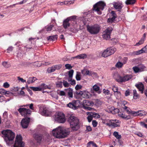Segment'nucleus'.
Masks as SVG:
<instances>
[{
	"mask_svg": "<svg viewBox=\"0 0 147 147\" xmlns=\"http://www.w3.org/2000/svg\"><path fill=\"white\" fill-rule=\"evenodd\" d=\"M53 136L58 138H64L69 134L68 129H65L63 127L59 126L55 129H53L52 131Z\"/></svg>",
	"mask_w": 147,
	"mask_h": 147,
	"instance_id": "1",
	"label": "nucleus"
},
{
	"mask_svg": "<svg viewBox=\"0 0 147 147\" xmlns=\"http://www.w3.org/2000/svg\"><path fill=\"white\" fill-rule=\"evenodd\" d=\"M1 133L6 144L8 146H11L13 142L15 136L14 133L9 130H3Z\"/></svg>",
	"mask_w": 147,
	"mask_h": 147,
	"instance_id": "2",
	"label": "nucleus"
},
{
	"mask_svg": "<svg viewBox=\"0 0 147 147\" xmlns=\"http://www.w3.org/2000/svg\"><path fill=\"white\" fill-rule=\"evenodd\" d=\"M68 117V121L72 130L74 131L78 130L80 125L79 119L73 115Z\"/></svg>",
	"mask_w": 147,
	"mask_h": 147,
	"instance_id": "3",
	"label": "nucleus"
},
{
	"mask_svg": "<svg viewBox=\"0 0 147 147\" xmlns=\"http://www.w3.org/2000/svg\"><path fill=\"white\" fill-rule=\"evenodd\" d=\"M68 117V121L72 130L74 131L78 130L80 125L79 119L73 115Z\"/></svg>",
	"mask_w": 147,
	"mask_h": 147,
	"instance_id": "4",
	"label": "nucleus"
},
{
	"mask_svg": "<svg viewBox=\"0 0 147 147\" xmlns=\"http://www.w3.org/2000/svg\"><path fill=\"white\" fill-rule=\"evenodd\" d=\"M68 117V121L72 130L74 131L78 130L80 125L79 119L73 115Z\"/></svg>",
	"mask_w": 147,
	"mask_h": 147,
	"instance_id": "5",
	"label": "nucleus"
},
{
	"mask_svg": "<svg viewBox=\"0 0 147 147\" xmlns=\"http://www.w3.org/2000/svg\"><path fill=\"white\" fill-rule=\"evenodd\" d=\"M88 31L91 34H96L100 32V26L97 24L88 26L87 27Z\"/></svg>",
	"mask_w": 147,
	"mask_h": 147,
	"instance_id": "6",
	"label": "nucleus"
},
{
	"mask_svg": "<svg viewBox=\"0 0 147 147\" xmlns=\"http://www.w3.org/2000/svg\"><path fill=\"white\" fill-rule=\"evenodd\" d=\"M105 5L104 2L99 1L94 5L93 9L97 11L98 14L100 15L102 13L101 11L103 10Z\"/></svg>",
	"mask_w": 147,
	"mask_h": 147,
	"instance_id": "7",
	"label": "nucleus"
},
{
	"mask_svg": "<svg viewBox=\"0 0 147 147\" xmlns=\"http://www.w3.org/2000/svg\"><path fill=\"white\" fill-rule=\"evenodd\" d=\"M116 50V49L114 47L108 48L104 50L102 53L101 56L103 57H107L114 54Z\"/></svg>",
	"mask_w": 147,
	"mask_h": 147,
	"instance_id": "8",
	"label": "nucleus"
},
{
	"mask_svg": "<svg viewBox=\"0 0 147 147\" xmlns=\"http://www.w3.org/2000/svg\"><path fill=\"white\" fill-rule=\"evenodd\" d=\"M54 120L60 123H63L65 121L64 114L61 112L56 113L55 115Z\"/></svg>",
	"mask_w": 147,
	"mask_h": 147,
	"instance_id": "9",
	"label": "nucleus"
},
{
	"mask_svg": "<svg viewBox=\"0 0 147 147\" xmlns=\"http://www.w3.org/2000/svg\"><path fill=\"white\" fill-rule=\"evenodd\" d=\"M123 109L126 110L127 112L128 113H131L134 115L135 116H140L142 117L145 116L146 114V113L144 111H129L128 109V107L125 106L123 108Z\"/></svg>",
	"mask_w": 147,
	"mask_h": 147,
	"instance_id": "10",
	"label": "nucleus"
},
{
	"mask_svg": "<svg viewBox=\"0 0 147 147\" xmlns=\"http://www.w3.org/2000/svg\"><path fill=\"white\" fill-rule=\"evenodd\" d=\"M22 138L20 135H17L16 137L13 145L14 147H24V144L22 141Z\"/></svg>",
	"mask_w": 147,
	"mask_h": 147,
	"instance_id": "11",
	"label": "nucleus"
},
{
	"mask_svg": "<svg viewBox=\"0 0 147 147\" xmlns=\"http://www.w3.org/2000/svg\"><path fill=\"white\" fill-rule=\"evenodd\" d=\"M121 123V121L117 120H110L108 121L106 123V125L109 127H115L120 126V124Z\"/></svg>",
	"mask_w": 147,
	"mask_h": 147,
	"instance_id": "12",
	"label": "nucleus"
},
{
	"mask_svg": "<svg viewBox=\"0 0 147 147\" xmlns=\"http://www.w3.org/2000/svg\"><path fill=\"white\" fill-rule=\"evenodd\" d=\"M113 30L111 28H108L106 29L103 32L102 35L103 38L106 40L109 39L110 38V35Z\"/></svg>",
	"mask_w": 147,
	"mask_h": 147,
	"instance_id": "13",
	"label": "nucleus"
},
{
	"mask_svg": "<svg viewBox=\"0 0 147 147\" xmlns=\"http://www.w3.org/2000/svg\"><path fill=\"white\" fill-rule=\"evenodd\" d=\"M18 111L22 116L24 117L30 115L31 113L30 110L24 108H20L18 109Z\"/></svg>",
	"mask_w": 147,
	"mask_h": 147,
	"instance_id": "14",
	"label": "nucleus"
},
{
	"mask_svg": "<svg viewBox=\"0 0 147 147\" xmlns=\"http://www.w3.org/2000/svg\"><path fill=\"white\" fill-rule=\"evenodd\" d=\"M30 121V118L29 117L25 118L22 120L21 123L23 128H26L28 127Z\"/></svg>",
	"mask_w": 147,
	"mask_h": 147,
	"instance_id": "15",
	"label": "nucleus"
},
{
	"mask_svg": "<svg viewBox=\"0 0 147 147\" xmlns=\"http://www.w3.org/2000/svg\"><path fill=\"white\" fill-rule=\"evenodd\" d=\"M39 112L42 115L48 116L49 115L48 111L46 108L45 107H40Z\"/></svg>",
	"mask_w": 147,
	"mask_h": 147,
	"instance_id": "16",
	"label": "nucleus"
},
{
	"mask_svg": "<svg viewBox=\"0 0 147 147\" xmlns=\"http://www.w3.org/2000/svg\"><path fill=\"white\" fill-rule=\"evenodd\" d=\"M64 90L66 94H67L69 98H73V90L72 88H69L65 89Z\"/></svg>",
	"mask_w": 147,
	"mask_h": 147,
	"instance_id": "17",
	"label": "nucleus"
},
{
	"mask_svg": "<svg viewBox=\"0 0 147 147\" xmlns=\"http://www.w3.org/2000/svg\"><path fill=\"white\" fill-rule=\"evenodd\" d=\"M133 77V76L131 74H126L123 76L121 77V82H125L128 81L131 79Z\"/></svg>",
	"mask_w": 147,
	"mask_h": 147,
	"instance_id": "18",
	"label": "nucleus"
},
{
	"mask_svg": "<svg viewBox=\"0 0 147 147\" xmlns=\"http://www.w3.org/2000/svg\"><path fill=\"white\" fill-rule=\"evenodd\" d=\"M114 8L119 11H121L123 5L120 2H114L113 3Z\"/></svg>",
	"mask_w": 147,
	"mask_h": 147,
	"instance_id": "19",
	"label": "nucleus"
},
{
	"mask_svg": "<svg viewBox=\"0 0 147 147\" xmlns=\"http://www.w3.org/2000/svg\"><path fill=\"white\" fill-rule=\"evenodd\" d=\"M145 67L142 66L138 67L137 66H135L132 68V69L135 73H137L143 71L145 69Z\"/></svg>",
	"mask_w": 147,
	"mask_h": 147,
	"instance_id": "20",
	"label": "nucleus"
},
{
	"mask_svg": "<svg viewBox=\"0 0 147 147\" xmlns=\"http://www.w3.org/2000/svg\"><path fill=\"white\" fill-rule=\"evenodd\" d=\"M76 101L74 100L72 102H69V104H67V106L73 109H76L78 107L76 105Z\"/></svg>",
	"mask_w": 147,
	"mask_h": 147,
	"instance_id": "21",
	"label": "nucleus"
},
{
	"mask_svg": "<svg viewBox=\"0 0 147 147\" xmlns=\"http://www.w3.org/2000/svg\"><path fill=\"white\" fill-rule=\"evenodd\" d=\"M111 17L108 19L107 22H108L112 23L115 20V18L117 17L116 14L115 13L114 11H112L111 12Z\"/></svg>",
	"mask_w": 147,
	"mask_h": 147,
	"instance_id": "22",
	"label": "nucleus"
},
{
	"mask_svg": "<svg viewBox=\"0 0 147 147\" xmlns=\"http://www.w3.org/2000/svg\"><path fill=\"white\" fill-rule=\"evenodd\" d=\"M135 86L138 89L139 91L141 92V93H143L144 86V85L142 83H139L136 84Z\"/></svg>",
	"mask_w": 147,
	"mask_h": 147,
	"instance_id": "23",
	"label": "nucleus"
},
{
	"mask_svg": "<svg viewBox=\"0 0 147 147\" xmlns=\"http://www.w3.org/2000/svg\"><path fill=\"white\" fill-rule=\"evenodd\" d=\"M118 115L122 118L125 119H129L131 118V117L130 115H125L123 112H121L119 113Z\"/></svg>",
	"mask_w": 147,
	"mask_h": 147,
	"instance_id": "24",
	"label": "nucleus"
},
{
	"mask_svg": "<svg viewBox=\"0 0 147 147\" xmlns=\"http://www.w3.org/2000/svg\"><path fill=\"white\" fill-rule=\"evenodd\" d=\"M113 77L118 82H121V76H120L117 73H115L113 74Z\"/></svg>",
	"mask_w": 147,
	"mask_h": 147,
	"instance_id": "25",
	"label": "nucleus"
},
{
	"mask_svg": "<svg viewBox=\"0 0 147 147\" xmlns=\"http://www.w3.org/2000/svg\"><path fill=\"white\" fill-rule=\"evenodd\" d=\"M34 137L38 142H39L41 141L42 136L40 134H35L34 135Z\"/></svg>",
	"mask_w": 147,
	"mask_h": 147,
	"instance_id": "26",
	"label": "nucleus"
},
{
	"mask_svg": "<svg viewBox=\"0 0 147 147\" xmlns=\"http://www.w3.org/2000/svg\"><path fill=\"white\" fill-rule=\"evenodd\" d=\"M90 93L87 91H83L82 97L84 98H88L90 97Z\"/></svg>",
	"mask_w": 147,
	"mask_h": 147,
	"instance_id": "27",
	"label": "nucleus"
},
{
	"mask_svg": "<svg viewBox=\"0 0 147 147\" xmlns=\"http://www.w3.org/2000/svg\"><path fill=\"white\" fill-rule=\"evenodd\" d=\"M94 105V103L92 101L85 100L83 106H93Z\"/></svg>",
	"mask_w": 147,
	"mask_h": 147,
	"instance_id": "28",
	"label": "nucleus"
},
{
	"mask_svg": "<svg viewBox=\"0 0 147 147\" xmlns=\"http://www.w3.org/2000/svg\"><path fill=\"white\" fill-rule=\"evenodd\" d=\"M69 21L68 19H66L64 20L63 22V25L64 28L65 29L67 28V27L69 26L70 23H69Z\"/></svg>",
	"mask_w": 147,
	"mask_h": 147,
	"instance_id": "29",
	"label": "nucleus"
},
{
	"mask_svg": "<svg viewBox=\"0 0 147 147\" xmlns=\"http://www.w3.org/2000/svg\"><path fill=\"white\" fill-rule=\"evenodd\" d=\"M36 80L37 78L35 77H30L29 78V79L27 82V83L28 84L33 83Z\"/></svg>",
	"mask_w": 147,
	"mask_h": 147,
	"instance_id": "30",
	"label": "nucleus"
},
{
	"mask_svg": "<svg viewBox=\"0 0 147 147\" xmlns=\"http://www.w3.org/2000/svg\"><path fill=\"white\" fill-rule=\"evenodd\" d=\"M57 35L50 36L47 37V39L50 41H55L57 40Z\"/></svg>",
	"mask_w": 147,
	"mask_h": 147,
	"instance_id": "31",
	"label": "nucleus"
},
{
	"mask_svg": "<svg viewBox=\"0 0 147 147\" xmlns=\"http://www.w3.org/2000/svg\"><path fill=\"white\" fill-rule=\"evenodd\" d=\"M87 57V55L85 54H80L76 56L75 58H77L79 59H84Z\"/></svg>",
	"mask_w": 147,
	"mask_h": 147,
	"instance_id": "32",
	"label": "nucleus"
},
{
	"mask_svg": "<svg viewBox=\"0 0 147 147\" xmlns=\"http://www.w3.org/2000/svg\"><path fill=\"white\" fill-rule=\"evenodd\" d=\"M92 89L93 90L96 91L98 92V94H100V92L99 91L100 88L99 87L96 85H94Z\"/></svg>",
	"mask_w": 147,
	"mask_h": 147,
	"instance_id": "33",
	"label": "nucleus"
},
{
	"mask_svg": "<svg viewBox=\"0 0 147 147\" xmlns=\"http://www.w3.org/2000/svg\"><path fill=\"white\" fill-rule=\"evenodd\" d=\"M136 2V0H127L125 3L127 5H132L134 4Z\"/></svg>",
	"mask_w": 147,
	"mask_h": 147,
	"instance_id": "34",
	"label": "nucleus"
},
{
	"mask_svg": "<svg viewBox=\"0 0 147 147\" xmlns=\"http://www.w3.org/2000/svg\"><path fill=\"white\" fill-rule=\"evenodd\" d=\"M30 88L34 91H40L42 90V88L40 86L39 87H30Z\"/></svg>",
	"mask_w": 147,
	"mask_h": 147,
	"instance_id": "35",
	"label": "nucleus"
},
{
	"mask_svg": "<svg viewBox=\"0 0 147 147\" xmlns=\"http://www.w3.org/2000/svg\"><path fill=\"white\" fill-rule=\"evenodd\" d=\"M86 75H88L89 76H91L92 75H96V73H94L92 71L88 70H86Z\"/></svg>",
	"mask_w": 147,
	"mask_h": 147,
	"instance_id": "36",
	"label": "nucleus"
},
{
	"mask_svg": "<svg viewBox=\"0 0 147 147\" xmlns=\"http://www.w3.org/2000/svg\"><path fill=\"white\" fill-rule=\"evenodd\" d=\"M118 88L117 87L114 86H113L112 90L113 91L115 92H117L119 95L120 96L121 95V93L120 92L118 91Z\"/></svg>",
	"mask_w": 147,
	"mask_h": 147,
	"instance_id": "37",
	"label": "nucleus"
},
{
	"mask_svg": "<svg viewBox=\"0 0 147 147\" xmlns=\"http://www.w3.org/2000/svg\"><path fill=\"white\" fill-rule=\"evenodd\" d=\"M58 94L61 96H65V92L64 90L58 91L57 92Z\"/></svg>",
	"mask_w": 147,
	"mask_h": 147,
	"instance_id": "38",
	"label": "nucleus"
},
{
	"mask_svg": "<svg viewBox=\"0 0 147 147\" xmlns=\"http://www.w3.org/2000/svg\"><path fill=\"white\" fill-rule=\"evenodd\" d=\"M134 94V99H136L139 97V96L138 94L137 93V91L136 90H133Z\"/></svg>",
	"mask_w": 147,
	"mask_h": 147,
	"instance_id": "39",
	"label": "nucleus"
},
{
	"mask_svg": "<svg viewBox=\"0 0 147 147\" xmlns=\"http://www.w3.org/2000/svg\"><path fill=\"white\" fill-rule=\"evenodd\" d=\"M76 78L77 81H79L81 79V76L80 73L78 72H77L76 76Z\"/></svg>",
	"mask_w": 147,
	"mask_h": 147,
	"instance_id": "40",
	"label": "nucleus"
},
{
	"mask_svg": "<svg viewBox=\"0 0 147 147\" xmlns=\"http://www.w3.org/2000/svg\"><path fill=\"white\" fill-rule=\"evenodd\" d=\"M113 135L117 139H120L121 138V136L119 134L118 132L115 131L113 133Z\"/></svg>",
	"mask_w": 147,
	"mask_h": 147,
	"instance_id": "41",
	"label": "nucleus"
},
{
	"mask_svg": "<svg viewBox=\"0 0 147 147\" xmlns=\"http://www.w3.org/2000/svg\"><path fill=\"white\" fill-rule=\"evenodd\" d=\"M144 41V38H142L137 43L135 46H139L143 44Z\"/></svg>",
	"mask_w": 147,
	"mask_h": 147,
	"instance_id": "42",
	"label": "nucleus"
},
{
	"mask_svg": "<svg viewBox=\"0 0 147 147\" xmlns=\"http://www.w3.org/2000/svg\"><path fill=\"white\" fill-rule=\"evenodd\" d=\"M125 62H124L123 63H122L120 61H119L116 64L115 66L117 67L121 68L123 66V64H125Z\"/></svg>",
	"mask_w": 147,
	"mask_h": 147,
	"instance_id": "43",
	"label": "nucleus"
},
{
	"mask_svg": "<svg viewBox=\"0 0 147 147\" xmlns=\"http://www.w3.org/2000/svg\"><path fill=\"white\" fill-rule=\"evenodd\" d=\"M2 65L5 68H8L10 66V64L6 61L3 62L2 63Z\"/></svg>",
	"mask_w": 147,
	"mask_h": 147,
	"instance_id": "44",
	"label": "nucleus"
},
{
	"mask_svg": "<svg viewBox=\"0 0 147 147\" xmlns=\"http://www.w3.org/2000/svg\"><path fill=\"white\" fill-rule=\"evenodd\" d=\"M53 26L54 25H53L51 24L47 27H45V29L47 31H51L52 30V28L53 27Z\"/></svg>",
	"mask_w": 147,
	"mask_h": 147,
	"instance_id": "45",
	"label": "nucleus"
},
{
	"mask_svg": "<svg viewBox=\"0 0 147 147\" xmlns=\"http://www.w3.org/2000/svg\"><path fill=\"white\" fill-rule=\"evenodd\" d=\"M56 70L55 67L54 66H52L51 67L49 68L48 69V71L49 73H51L54 72Z\"/></svg>",
	"mask_w": 147,
	"mask_h": 147,
	"instance_id": "46",
	"label": "nucleus"
},
{
	"mask_svg": "<svg viewBox=\"0 0 147 147\" xmlns=\"http://www.w3.org/2000/svg\"><path fill=\"white\" fill-rule=\"evenodd\" d=\"M41 88H42V90H44V89H46L48 88L49 89H50V88L48 86L46 85L45 84H42L40 86Z\"/></svg>",
	"mask_w": 147,
	"mask_h": 147,
	"instance_id": "47",
	"label": "nucleus"
},
{
	"mask_svg": "<svg viewBox=\"0 0 147 147\" xmlns=\"http://www.w3.org/2000/svg\"><path fill=\"white\" fill-rule=\"evenodd\" d=\"M91 144L92 146H95V147H97L95 143L94 142L92 141H90L89 142H88L87 144L88 147H89L90 146V145Z\"/></svg>",
	"mask_w": 147,
	"mask_h": 147,
	"instance_id": "48",
	"label": "nucleus"
},
{
	"mask_svg": "<svg viewBox=\"0 0 147 147\" xmlns=\"http://www.w3.org/2000/svg\"><path fill=\"white\" fill-rule=\"evenodd\" d=\"M63 82L61 81H58L56 83V85L57 87L60 88H62L63 87L62 84Z\"/></svg>",
	"mask_w": 147,
	"mask_h": 147,
	"instance_id": "49",
	"label": "nucleus"
},
{
	"mask_svg": "<svg viewBox=\"0 0 147 147\" xmlns=\"http://www.w3.org/2000/svg\"><path fill=\"white\" fill-rule=\"evenodd\" d=\"M63 85L65 88H67L69 86V84L66 81L63 80Z\"/></svg>",
	"mask_w": 147,
	"mask_h": 147,
	"instance_id": "50",
	"label": "nucleus"
},
{
	"mask_svg": "<svg viewBox=\"0 0 147 147\" xmlns=\"http://www.w3.org/2000/svg\"><path fill=\"white\" fill-rule=\"evenodd\" d=\"M74 71L73 69H71L69 71V76L70 78H72L73 77Z\"/></svg>",
	"mask_w": 147,
	"mask_h": 147,
	"instance_id": "51",
	"label": "nucleus"
},
{
	"mask_svg": "<svg viewBox=\"0 0 147 147\" xmlns=\"http://www.w3.org/2000/svg\"><path fill=\"white\" fill-rule=\"evenodd\" d=\"M76 16H73L68 18H67V19H68V20L69 21L74 20L76 19Z\"/></svg>",
	"mask_w": 147,
	"mask_h": 147,
	"instance_id": "52",
	"label": "nucleus"
},
{
	"mask_svg": "<svg viewBox=\"0 0 147 147\" xmlns=\"http://www.w3.org/2000/svg\"><path fill=\"white\" fill-rule=\"evenodd\" d=\"M136 54L137 55H140L142 53H145L143 48H142L141 49L136 51Z\"/></svg>",
	"mask_w": 147,
	"mask_h": 147,
	"instance_id": "53",
	"label": "nucleus"
},
{
	"mask_svg": "<svg viewBox=\"0 0 147 147\" xmlns=\"http://www.w3.org/2000/svg\"><path fill=\"white\" fill-rule=\"evenodd\" d=\"M56 70H59L61 68L62 65L61 64L55 65L54 66Z\"/></svg>",
	"mask_w": 147,
	"mask_h": 147,
	"instance_id": "54",
	"label": "nucleus"
},
{
	"mask_svg": "<svg viewBox=\"0 0 147 147\" xmlns=\"http://www.w3.org/2000/svg\"><path fill=\"white\" fill-rule=\"evenodd\" d=\"M65 66L66 69H70L72 68V67L71 66V65L69 64H65Z\"/></svg>",
	"mask_w": 147,
	"mask_h": 147,
	"instance_id": "55",
	"label": "nucleus"
},
{
	"mask_svg": "<svg viewBox=\"0 0 147 147\" xmlns=\"http://www.w3.org/2000/svg\"><path fill=\"white\" fill-rule=\"evenodd\" d=\"M92 115H88L87 117V119L89 122H90L92 121Z\"/></svg>",
	"mask_w": 147,
	"mask_h": 147,
	"instance_id": "56",
	"label": "nucleus"
},
{
	"mask_svg": "<svg viewBox=\"0 0 147 147\" xmlns=\"http://www.w3.org/2000/svg\"><path fill=\"white\" fill-rule=\"evenodd\" d=\"M92 117L97 118H99L100 117V115L96 113H93L92 115Z\"/></svg>",
	"mask_w": 147,
	"mask_h": 147,
	"instance_id": "57",
	"label": "nucleus"
},
{
	"mask_svg": "<svg viewBox=\"0 0 147 147\" xmlns=\"http://www.w3.org/2000/svg\"><path fill=\"white\" fill-rule=\"evenodd\" d=\"M82 88V86L80 85H77L75 86V88L76 90H78L81 89Z\"/></svg>",
	"mask_w": 147,
	"mask_h": 147,
	"instance_id": "58",
	"label": "nucleus"
},
{
	"mask_svg": "<svg viewBox=\"0 0 147 147\" xmlns=\"http://www.w3.org/2000/svg\"><path fill=\"white\" fill-rule=\"evenodd\" d=\"M3 86L5 88H8L9 86V85L7 82H6L4 83Z\"/></svg>",
	"mask_w": 147,
	"mask_h": 147,
	"instance_id": "59",
	"label": "nucleus"
},
{
	"mask_svg": "<svg viewBox=\"0 0 147 147\" xmlns=\"http://www.w3.org/2000/svg\"><path fill=\"white\" fill-rule=\"evenodd\" d=\"M92 124L93 127H95L97 126V123L96 121L93 120L92 121Z\"/></svg>",
	"mask_w": 147,
	"mask_h": 147,
	"instance_id": "60",
	"label": "nucleus"
},
{
	"mask_svg": "<svg viewBox=\"0 0 147 147\" xmlns=\"http://www.w3.org/2000/svg\"><path fill=\"white\" fill-rule=\"evenodd\" d=\"M6 90H5L3 89H0V93L2 95L4 94Z\"/></svg>",
	"mask_w": 147,
	"mask_h": 147,
	"instance_id": "61",
	"label": "nucleus"
},
{
	"mask_svg": "<svg viewBox=\"0 0 147 147\" xmlns=\"http://www.w3.org/2000/svg\"><path fill=\"white\" fill-rule=\"evenodd\" d=\"M103 91L104 93L108 95L109 94V91L108 90H105V89H104Z\"/></svg>",
	"mask_w": 147,
	"mask_h": 147,
	"instance_id": "62",
	"label": "nucleus"
},
{
	"mask_svg": "<svg viewBox=\"0 0 147 147\" xmlns=\"http://www.w3.org/2000/svg\"><path fill=\"white\" fill-rule=\"evenodd\" d=\"M82 91H77L76 92V94L78 95H81V96L82 94Z\"/></svg>",
	"mask_w": 147,
	"mask_h": 147,
	"instance_id": "63",
	"label": "nucleus"
},
{
	"mask_svg": "<svg viewBox=\"0 0 147 147\" xmlns=\"http://www.w3.org/2000/svg\"><path fill=\"white\" fill-rule=\"evenodd\" d=\"M140 124L142 126L147 128V124H145L144 122H141Z\"/></svg>",
	"mask_w": 147,
	"mask_h": 147,
	"instance_id": "64",
	"label": "nucleus"
}]
</instances>
